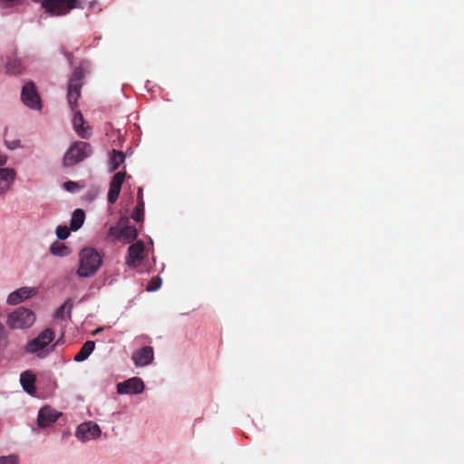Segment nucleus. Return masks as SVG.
<instances>
[{
    "instance_id": "obj_1",
    "label": "nucleus",
    "mask_w": 464,
    "mask_h": 464,
    "mask_svg": "<svg viewBox=\"0 0 464 464\" xmlns=\"http://www.w3.org/2000/svg\"><path fill=\"white\" fill-rule=\"evenodd\" d=\"M34 321V314L22 306L8 314L6 324L12 329H24L31 327Z\"/></svg>"
},
{
    "instance_id": "obj_2",
    "label": "nucleus",
    "mask_w": 464,
    "mask_h": 464,
    "mask_svg": "<svg viewBox=\"0 0 464 464\" xmlns=\"http://www.w3.org/2000/svg\"><path fill=\"white\" fill-rule=\"evenodd\" d=\"M110 236L123 243H129L137 237V230L134 227L129 226L127 217H121L117 225L110 228Z\"/></svg>"
},
{
    "instance_id": "obj_3",
    "label": "nucleus",
    "mask_w": 464,
    "mask_h": 464,
    "mask_svg": "<svg viewBox=\"0 0 464 464\" xmlns=\"http://www.w3.org/2000/svg\"><path fill=\"white\" fill-rule=\"evenodd\" d=\"M145 391V383L140 377H131L123 382H118L116 392L120 395L134 396L140 395Z\"/></svg>"
},
{
    "instance_id": "obj_4",
    "label": "nucleus",
    "mask_w": 464,
    "mask_h": 464,
    "mask_svg": "<svg viewBox=\"0 0 464 464\" xmlns=\"http://www.w3.org/2000/svg\"><path fill=\"white\" fill-rule=\"evenodd\" d=\"M83 77L84 71L82 68L79 67L74 71L72 77L69 80L67 99L72 110L75 109L76 102L80 96V89L82 87V80Z\"/></svg>"
},
{
    "instance_id": "obj_5",
    "label": "nucleus",
    "mask_w": 464,
    "mask_h": 464,
    "mask_svg": "<svg viewBox=\"0 0 464 464\" xmlns=\"http://www.w3.org/2000/svg\"><path fill=\"white\" fill-rule=\"evenodd\" d=\"M21 99L30 109L40 111L42 108L41 98L33 82H27L22 88Z\"/></svg>"
},
{
    "instance_id": "obj_6",
    "label": "nucleus",
    "mask_w": 464,
    "mask_h": 464,
    "mask_svg": "<svg viewBox=\"0 0 464 464\" xmlns=\"http://www.w3.org/2000/svg\"><path fill=\"white\" fill-rule=\"evenodd\" d=\"M53 339V331L45 329L36 338L27 343L25 350L30 353L42 352Z\"/></svg>"
},
{
    "instance_id": "obj_7",
    "label": "nucleus",
    "mask_w": 464,
    "mask_h": 464,
    "mask_svg": "<svg viewBox=\"0 0 464 464\" xmlns=\"http://www.w3.org/2000/svg\"><path fill=\"white\" fill-rule=\"evenodd\" d=\"M77 0H44L43 6L52 14H64L76 7Z\"/></svg>"
},
{
    "instance_id": "obj_8",
    "label": "nucleus",
    "mask_w": 464,
    "mask_h": 464,
    "mask_svg": "<svg viewBox=\"0 0 464 464\" xmlns=\"http://www.w3.org/2000/svg\"><path fill=\"white\" fill-rule=\"evenodd\" d=\"M86 143L83 141L75 142L65 153L63 164L65 166H73L82 160L86 156Z\"/></svg>"
},
{
    "instance_id": "obj_9",
    "label": "nucleus",
    "mask_w": 464,
    "mask_h": 464,
    "mask_svg": "<svg viewBox=\"0 0 464 464\" xmlns=\"http://www.w3.org/2000/svg\"><path fill=\"white\" fill-rule=\"evenodd\" d=\"M131 360L136 367H145L154 360L153 349L150 346L142 347L132 353Z\"/></svg>"
},
{
    "instance_id": "obj_10",
    "label": "nucleus",
    "mask_w": 464,
    "mask_h": 464,
    "mask_svg": "<svg viewBox=\"0 0 464 464\" xmlns=\"http://www.w3.org/2000/svg\"><path fill=\"white\" fill-rule=\"evenodd\" d=\"M144 243L137 241L131 245L128 250L126 264L130 267H136L143 259Z\"/></svg>"
},
{
    "instance_id": "obj_11",
    "label": "nucleus",
    "mask_w": 464,
    "mask_h": 464,
    "mask_svg": "<svg viewBox=\"0 0 464 464\" xmlns=\"http://www.w3.org/2000/svg\"><path fill=\"white\" fill-rule=\"evenodd\" d=\"M60 412L51 408L50 406L43 407L38 413L37 422L39 427L45 428L50 426L52 423L55 422L59 416Z\"/></svg>"
},
{
    "instance_id": "obj_12",
    "label": "nucleus",
    "mask_w": 464,
    "mask_h": 464,
    "mask_svg": "<svg viewBox=\"0 0 464 464\" xmlns=\"http://www.w3.org/2000/svg\"><path fill=\"white\" fill-rule=\"evenodd\" d=\"M126 174L124 172L116 173L110 184V189L108 192V200L111 203H114L120 194L121 185L124 182Z\"/></svg>"
},
{
    "instance_id": "obj_13",
    "label": "nucleus",
    "mask_w": 464,
    "mask_h": 464,
    "mask_svg": "<svg viewBox=\"0 0 464 464\" xmlns=\"http://www.w3.org/2000/svg\"><path fill=\"white\" fill-rule=\"evenodd\" d=\"M16 173L14 169L9 168L0 169V195L5 194L10 189Z\"/></svg>"
},
{
    "instance_id": "obj_14",
    "label": "nucleus",
    "mask_w": 464,
    "mask_h": 464,
    "mask_svg": "<svg viewBox=\"0 0 464 464\" xmlns=\"http://www.w3.org/2000/svg\"><path fill=\"white\" fill-rule=\"evenodd\" d=\"M36 292V289L33 287H21L8 295L7 302L10 304H17L26 298L34 295Z\"/></svg>"
},
{
    "instance_id": "obj_15",
    "label": "nucleus",
    "mask_w": 464,
    "mask_h": 464,
    "mask_svg": "<svg viewBox=\"0 0 464 464\" xmlns=\"http://www.w3.org/2000/svg\"><path fill=\"white\" fill-rule=\"evenodd\" d=\"M102 265L101 253L94 249H89V276L95 273Z\"/></svg>"
},
{
    "instance_id": "obj_16",
    "label": "nucleus",
    "mask_w": 464,
    "mask_h": 464,
    "mask_svg": "<svg viewBox=\"0 0 464 464\" xmlns=\"http://www.w3.org/2000/svg\"><path fill=\"white\" fill-rule=\"evenodd\" d=\"M85 220V212L81 209L77 208L73 211L72 217L70 223V228L72 231L78 230L84 223Z\"/></svg>"
},
{
    "instance_id": "obj_17",
    "label": "nucleus",
    "mask_w": 464,
    "mask_h": 464,
    "mask_svg": "<svg viewBox=\"0 0 464 464\" xmlns=\"http://www.w3.org/2000/svg\"><path fill=\"white\" fill-rule=\"evenodd\" d=\"M20 382L25 392L32 393L34 391L35 376L30 372L21 374Z\"/></svg>"
},
{
    "instance_id": "obj_18",
    "label": "nucleus",
    "mask_w": 464,
    "mask_h": 464,
    "mask_svg": "<svg viewBox=\"0 0 464 464\" xmlns=\"http://www.w3.org/2000/svg\"><path fill=\"white\" fill-rule=\"evenodd\" d=\"M50 252L56 256H66L70 255V248L60 241L53 242L50 246Z\"/></svg>"
},
{
    "instance_id": "obj_19",
    "label": "nucleus",
    "mask_w": 464,
    "mask_h": 464,
    "mask_svg": "<svg viewBox=\"0 0 464 464\" xmlns=\"http://www.w3.org/2000/svg\"><path fill=\"white\" fill-rule=\"evenodd\" d=\"M72 303L71 299H67L55 312V317L65 320L71 317Z\"/></svg>"
},
{
    "instance_id": "obj_20",
    "label": "nucleus",
    "mask_w": 464,
    "mask_h": 464,
    "mask_svg": "<svg viewBox=\"0 0 464 464\" xmlns=\"http://www.w3.org/2000/svg\"><path fill=\"white\" fill-rule=\"evenodd\" d=\"M6 72L10 74L17 75L22 73L24 66L17 58H10L5 64Z\"/></svg>"
},
{
    "instance_id": "obj_21",
    "label": "nucleus",
    "mask_w": 464,
    "mask_h": 464,
    "mask_svg": "<svg viewBox=\"0 0 464 464\" xmlns=\"http://www.w3.org/2000/svg\"><path fill=\"white\" fill-rule=\"evenodd\" d=\"M72 123H73V127H74L75 130L77 131V133L82 138H85L86 137V135H85L86 130L83 128L84 118H83V115L82 114L81 111H76L75 112V114L73 116Z\"/></svg>"
},
{
    "instance_id": "obj_22",
    "label": "nucleus",
    "mask_w": 464,
    "mask_h": 464,
    "mask_svg": "<svg viewBox=\"0 0 464 464\" xmlns=\"http://www.w3.org/2000/svg\"><path fill=\"white\" fill-rule=\"evenodd\" d=\"M80 277H87V247H83L80 253V266L77 270Z\"/></svg>"
},
{
    "instance_id": "obj_23",
    "label": "nucleus",
    "mask_w": 464,
    "mask_h": 464,
    "mask_svg": "<svg viewBox=\"0 0 464 464\" xmlns=\"http://www.w3.org/2000/svg\"><path fill=\"white\" fill-rule=\"evenodd\" d=\"M124 162V155L121 152L113 151L110 159L111 170L117 169Z\"/></svg>"
},
{
    "instance_id": "obj_24",
    "label": "nucleus",
    "mask_w": 464,
    "mask_h": 464,
    "mask_svg": "<svg viewBox=\"0 0 464 464\" xmlns=\"http://www.w3.org/2000/svg\"><path fill=\"white\" fill-rule=\"evenodd\" d=\"M102 430L98 424L89 421V440H97L101 437Z\"/></svg>"
},
{
    "instance_id": "obj_25",
    "label": "nucleus",
    "mask_w": 464,
    "mask_h": 464,
    "mask_svg": "<svg viewBox=\"0 0 464 464\" xmlns=\"http://www.w3.org/2000/svg\"><path fill=\"white\" fill-rule=\"evenodd\" d=\"M143 215H144V202H140L137 207L135 208L131 218L133 220L140 222L143 220Z\"/></svg>"
},
{
    "instance_id": "obj_26",
    "label": "nucleus",
    "mask_w": 464,
    "mask_h": 464,
    "mask_svg": "<svg viewBox=\"0 0 464 464\" xmlns=\"http://www.w3.org/2000/svg\"><path fill=\"white\" fill-rule=\"evenodd\" d=\"M70 230L71 228H69L67 226H58L56 227L55 233L60 240H64L70 236Z\"/></svg>"
},
{
    "instance_id": "obj_27",
    "label": "nucleus",
    "mask_w": 464,
    "mask_h": 464,
    "mask_svg": "<svg viewBox=\"0 0 464 464\" xmlns=\"http://www.w3.org/2000/svg\"><path fill=\"white\" fill-rule=\"evenodd\" d=\"M87 435V422H82L80 424L76 430V437L82 440L85 441Z\"/></svg>"
},
{
    "instance_id": "obj_28",
    "label": "nucleus",
    "mask_w": 464,
    "mask_h": 464,
    "mask_svg": "<svg viewBox=\"0 0 464 464\" xmlns=\"http://www.w3.org/2000/svg\"><path fill=\"white\" fill-rule=\"evenodd\" d=\"M63 188L69 192L74 193L77 192L83 186H80L77 182L73 181H66L63 183Z\"/></svg>"
},
{
    "instance_id": "obj_29",
    "label": "nucleus",
    "mask_w": 464,
    "mask_h": 464,
    "mask_svg": "<svg viewBox=\"0 0 464 464\" xmlns=\"http://www.w3.org/2000/svg\"><path fill=\"white\" fill-rule=\"evenodd\" d=\"M87 359V342H85L80 352L74 356V361L82 362Z\"/></svg>"
},
{
    "instance_id": "obj_30",
    "label": "nucleus",
    "mask_w": 464,
    "mask_h": 464,
    "mask_svg": "<svg viewBox=\"0 0 464 464\" xmlns=\"http://www.w3.org/2000/svg\"><path fill=\"white\" fill-rule=\"evenodd\" d=\"M161 285V279L160 277H154L150 285L147 286V291L153 292L158 290Z\"/></svg>"
},
{
    "instance_id": "obj_31",
    "label": "nucleus",
    "mask_w": 464,
    "mask_h": 464,
    "mask_svg": "<svg viewBox=\"0 0 464 464\" xmlns=\"http://www.w3.org/2000/svg\"><path fill=\"white\" fill-rule=\"evenodd\" d=\"M0 464H18V459L14 455L0 457Z\"/></svg>"
},
{
    "instance_id": "obj_32",
    "label": "nucleus",
    "mask_w": 464,
    "mask_h": 464,
    "mask_svg": "<svg viewBox=\"0 0 464 464\" xmlns=\"http://www.w3.org/2000/svg\"><path fill=\"white\" fill-rule=\"evenodd\" d=\"M5 145L9 150H14L21 146V142L19 140H14L12 141L5 140Z\"/></svg>"
},
{
    "instance_id": "obj_33",
    "label": "nucleus",
    "mask_w": 464,
    "mask_h": 464,
    "mask_svg": "<svg viewBox=\"0 0 464 464\" xmlns=\"http://www.w3.org/2000/svg\"><path fill=\"white\" fill-rule=\"evenodd\" d=\"M5 339V336L4 326L0 323V345L4 343Z\"/></svg>"
},
{
    "instance_id": "obj_34",
    "label": "nucleus",
    "mask_w": 464,
    "mask_h": 464,
    "mask_svg": "<svg viewBox=\"0 0 464 464\" xmlns=\"http://www.w3.org/2000/svg\"><path fill=\"white\" fill-rule=\"evenodd\" d=\"M7 161V156L0 150V166H3Z\"/></svg>"
},
{
    "instance_id": "obj_35",
    "label": "nucleus",
    "mask_w": 464,
    "mask_h": 464,
    "mask_svg": "<svg viewBox=\"0 0 464 464\" xmlns=\"http://www.w3.org/2000/svg\"><path fill=\"white\" fill-rule=\"evenodd\" d=\"M95 343L92 341H89V354L93 351Z\"/></svg>"
},
{
    "instance_id": "obj_36",
    "label": "nucleus",
    "mask_w": 464,
    "mask_h": 464,
    "mask_svg": "<svg viewBox=\"0 0 464 464\" xmlns=\"http://www.w3.org/2000/svg\"><path fill=\"white\" fill-rule=\"evenodd\" d=\"M139 198H140V202H141L142 201V189L141 188H140V190H139Z\"/></svg>"
},
{
    "instance_id": "obj_37",
    "label": "nucleus",
    "mask_w": 464,
    "mask_h": 464,
    "mask_svg": "<svg viewBox=\"0 0 464 464\" xmlns=\"http://www.w3.org/2000/svg\"><path fill=\"white\" fill-rule=\"evenodd\" d=\"M45 353H39V354H38V356H39V357H44V356H45Z\"/></svg>"
}]
</instances>
